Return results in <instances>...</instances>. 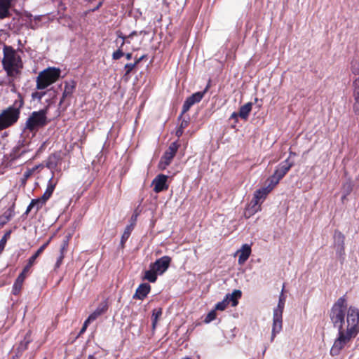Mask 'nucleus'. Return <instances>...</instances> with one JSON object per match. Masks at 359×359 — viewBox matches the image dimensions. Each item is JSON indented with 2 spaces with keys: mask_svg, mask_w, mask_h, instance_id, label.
I'll use <instances>...</instances> for the list:
<instances>
[{
  "mask_svg": "<svg viewBox=\"0 0 359 359\" xmlns=\"http://www.w3.org/2000/svg\"><path fill=\"white\" fill-rule=\"evenodd\" d=\"M11 231H7L0 240V253L4 250L8 239L10 238Z\"/></svg>",
  "mask_w": 359,
  "mask_h": 359,
  "instance_id": "473e14b6",
  "label": "nucleus"
},
{
  "mask_svg": "<svg viewBox=\"0 0 359 359\" xmlns=\"http://www.w3.org/2000/svg\"><path fill=\"white\" fill-rule=\"evenodd\" d=\"M11 0H0V18H4L10 15Z\"/></svg>",
  "mask_w": 359,
  "mask_h": 359,
  "instance_id": "6ab92c4d",
  "label": "nucleus"
},
{
  "mask_svg": "<svg viewBox=\"0 0 359 359\" xmlns=\"http://www.w3.org/2000/svg\"><path fill=\"white\" fill-rule=\"evenodd\" d=\"M118 39L116 40V43L118 46V48L123 49L125 44L126 36L122 34L121 32L117 33Z\"/></svg>",
  "mask_w": 359,
  "mask_h": 359,
  "instance_id": "72a5a7b5",
  "label": "nucleus"
},
{
  "mask_svg": "<svg viewBox=\"0 0 359 359\" xmlns=\"http://www.w3.org/2000/svg\"><path fill=\"white\" fill-rule=\"evenodd\" d=\"M179 145L177 142H172L170 144L168 149L165 151L164 154L161 157L158 167L161 170H165L168 165H169L175 156Z\"/></svg>",
  "mask_w": 359,
  "mask_h": 359,
  "instance_id": "6e6552de",
  "label": "nucleus"
},
{
  "mask_svg": "<svg viewBox=\"0 0 359 359\" xmlns=\"http://www.w3.org/2000/svg\"><path fill=\"white\" fill-rule=\"evenodd\" d=\"M283 285L276 308L273 309V325L271 341H273L276 334H279L283 328V313L285 307L286 297L284 295Z\"/></svg>",
  "mask_w": 359,
  "mask_h": 359,
  "instance_id": "20e7f679",
  "label": "nucleus"
},
{
  "mask_svg": "<svg viewBox=\"0 0 359 359\" xmlns=\"http://www.w3.org/2000/svg\"><path fill=\"white\" fill-rule=\"evenodd\" d=\"M157 275H158V273L149 266V269L144 272V278L151 283H154L157 279Z\"/></svg>",
  "mask_w": 359,
  "mask_h": 359,
  "instance_id": "393cba45",
  "label": "nucleus"
},
{
  "mask_svg": "<svg viewBox=\"0 0 359 359\" xmlns=\"http://www.w3.org/2000/svg\"><path fill=\"white\" fill-rule=\"evenodd\" d=\"M188 123H189L188 121H186V120L182 121L180 127L178 128V129L176 131V135L178 137L182 136V135L183 134V132H184V129L187 127Z\"/></svg>",
  "mask_w": 359,
  "mask_h": 359,
  "instance_id": "f704fd0d",
  "label": "nucleus"
},
{
  "mask_svg": "<svg viewBox=\"0 0 359 359\" xmlns=\"http://www.w3.org/2000/svg\"><path fill=\"white\" fill-rule=\"evenodd\" d=\"M216 318V312L215 311H211L205 317V322L208 323L211 321L214 320Z\"/></svg>",
  "mask_w": 359,
  "mask_h": 359,
  "instance_id": "37998d69",
  "label": "nucleus"
},
{
  "mask_svg": "<svg viewBox=\"0 0 359 359\" xmlns=\"http://www.w3.org/2000/svg\"><path fill=\"white\" fill-rule=\"evenodd\" d=\"M237 253L238 254V264L241 265L243 264L248 260L251 254L250 245L248 244L243 245L241 248L238 250Z\"/></svg>",
  "mask_w": 359,
  "mask_h": 359,
  "instance_id": "4468645a",
  "label": "nucleus"
},
{
  "mask_svg": "<svg viewBox=\"0 0 359 359\" xmlns=\"http://www.w3.org/2000/svg\"><path fill=\"white\" fill-rule=\"evenodd\" d=\"M171 262V258L168 256H163L156 260L155 262L150 264L152 269L158 273L162 275L168 269Z\"/></svg>",
  "mask_w": 359,
  "mask_h": 359,
  "instance_id": "9d476101",
  "label": "nucleus"
},
{
  "mask_svg": "<svg viewBox=\"0 0 359 359\" xmlns=\"http://www.w3.org/2000/svg\"><path fill=\"white\" fill-rule=\"evenodd\" d=\"M60 161V154H52L50 155L46 162V166L50 169L55 168Z\"/></svg>",
  "mask_w": 359,
  "mask_h": 359,
  "instance_id": "5701e85b",
  "label": "nucleus"
},
{
  "mask_svg": "<svg viewBox=\"0 0 359 359\" xmlns=\"http://www.w3.org/2000/svg\"><path fill=\"white\" fill-rule=\"evenodd\" d=\"M144 57H145V55L141 56L140 58L137 59L134 63L136 64V66H137Z\"/></svg>",
  "mask_w": 359,
  "mask_h": 359,
  "instance_id": "8fccbe9b",
  "label": "nucleus"
},
{
  "mask_svg": "<svg viewBox=\"0 0 359 359\" xmlns=\"http://www.w3.org/2000/svg\"><path fill=\"white\" fill-rule=\"evenodd\" d=\"M238 116H239L238 113L233 112V113L231 115V118L237 120V118H238Z\"/></svg>",
  "mask_w": 359,
  "mask_h": 359,
  "instance_id": "3c124183",
  "label": "nucleus"
},
{
  "mask_svg": "<svg viewBox=\"0 0 359 359\" xmlns=\"http://www.w3.org/2000/svg\"><path fill=\"white\" fill-rule=\"evenodd\" d=\"M293 162L290 161V157L278 165L274 171L275 175L278 180H281L292 167Z\"/></svg>",
  "mask_w": 359,
  "mask_h": 359,
  "instance_id": "f8f14e48",
  "label": "nucleus"
},
{
  "mask_svg": "<svg viewBox=\"0 0 359 359\" xmlns=\"http://www.w3.org/2000/svg\"><path fill=\"white\" fill-rule=\"evenodd\" d=\"M252 103L248 102L241 106L238 112L239 117L244 120H247L252 110Z\"/></svg>",
  "mask_w": 359,
  "mask_h": 359,
  "instance_id": "412c9836",
  "label": "nucleus"
},
{
  "mask_svg": "<svg viewBox=\"0 0 359 359\" xmlns=\"http://www.w3.org/2000/svg\"><path fill=\"white\" fill-rule=\"evenodd\" d=\"M66 247H67V243H66V242H65L64 244L62 245V246L61 247V249H60L61 254L55 263V268H58L61 265L62 259L64 258L63 252L65 250Z\"/></svg>",
  "mask_w": 359,
  "mask_h": 359,
  "instance_id": "4c0bfd02",
  "label": "nucleus"
},
{
  "mask_svg": "<svg viewBox=\"0 0 359 359\" xmlns=\"http://www.w3.org/2000/svg\"><path fill=\"white\" fill-rule=\"evenodd\" d=\"M354 86V99L355 102L353 108L355 112L359 113V84H353Z\"/></svg>",
  "mask_w": 359,
  "mask_h": 359,
  "instance_id": "cd10ccee",
  "label": "nucleus"
},
{
  "mask_svg": "<svg viewBox=\"0 0 359 359\" xmlns=\"http://www.w3.org/2000/svg\"><path fill=\"white\" fill-rule=\"evenodd\" d=\"M151 290V286L148 283H142L137 288L133 299H144L149 294Z\"/></svg>",
  "mask_w": 359,
  "mask_h": 359,
  "instance_id": "2eb2a0df",
  "label": "nucleus"
},
{
  "mask_svg": "<svg viewBox=\"0 0 359 359\" xmlns=\"http://www.w3.org/2000/svg\"><path fill=\"white\" fill-rule=\"evenodd\" d=\"M93 322V320H88V318L85 320L83 325V327L80 331V333H83V332H85V330H86L88 324L90 323Z\"/></svg>",
  "mask_w": 359,
  "mask_h": 359,
  "instance_id": "a18cd8bd",
  "label": "nucleus"
},
{
  "mask_svg": "<svg viewBox=\"0 0 359 359\" xmlns=\"http://www.w3.org/2000/svg\"><path fill=\"white\" fill-rule=\"evenodd\" d=\"M136 220H137V215L132 216L130 224H134V226H135V223H136Z\"/></svg>",
  "mask_w": 359,
  "mask_h": 359,
  "instance_id": "603ef678",
  "label": "nucleus"
},
{
  "mask_svg": "<svg viewBox=\"0 0 359 359\" xmlns=\"http://www.w3.org/2000/svg\"><path fill=\"white\" fill-rule=\"evenodd\" d=\"M4 57L2 60L3 68L10 77H16L23 67V63L18 50L12 46L4 45Z\"/></svg>",
  "mask_w": 359,
  "mask_h": 359,
  "instance_id": "f03ea898",
  "label": "nucleus"
},
{
  "mask_svg": "<svg viewBox=\"0 0 359 359\" xmlns=\"http://www.w3.org/2000/svg\"><path fill=\"white\" fill-rule=\"evenodd\" d=\"M88 359H94V358H93V355H89V356H88Z\"/></svg>",
  "mask_w": 359,
  "mask_h": 359,
  "instance_id": "4d7b16f0",
  "label": "nucleus"
},
{
  "mask_svg": "<svg viewBox=\"0 0 359 359\" xmlns=\"http://www.w3.org/2000/svg\"><path fill=\"white\" fill-rule=\"evenodd\" d=\"M46 94V92L45 91H35L32 93V98L34 100H36L40 102Z\"/></svg>",
  "mask_w": 359,
  "mask_h": 359,
  "instance_id": "58836bf2",
  "label": "nucleus"
},
{
  "mask_svg": "<svg viewBox=\"0 0 359 359\" xmlns=\"http://www.w3.org/2000/svg\"><path fill=\"white\" fill-rule=\"evenodd\" d=\"M25 279V275L20 274L13 285V294L17 295L20 293L22 283Z\"/></svg>",
  "mask_w": 359,
  "mask_h": 359,
  "instance_id": "4be33fe9",
  "label": "nucleus"
},
{
  "mask_svg": "<svg viewBox=\"0 0 359 359\" xmlns=\"http://www.w3.org/2000/svg\"><path fill=\"white\" fill-rule=\"evenodd\" d=\"M55 184L53 183V177H51L48 181L46 190L45 191L44 193L50 197L51 195L53 194L54 189H55Z\"/></svg>",
  "mask_w": 359,
  "mask_h": 359,
  "instance_id": "e433bc0d",
  "label": "nucleus"
},
{
  "mask_svg": "<svg viewBox=\"0 0 359 359\" xmlns=\"http://www.w3.org/2000/svg\"><path fill=\"white\" fill-rule=\"evenodd\" d=\"M206 89L203 91L196 92L191 96L188 97L184 102L182 111L179 118H181L182 115L188 111L194 104L199 102L204 97Z\"/></svg>",
  "mask_w": 359,
  "mask_h": 359,
  "instance_id": "1a4fd4ad",
  "label": "nucleus"
},
{
  "mask_svg": "<svg viewBox=\"0 0 359 359\" xmlns=\"http://www.w3.org/2000/svg\"><path fill=\"white\" fill-rule=\"evenodd\" d=\"M351 72L357 77L353 81V84H359V61L355 60L351 62Z\"/></svg>",
  "mask_w": 359,
  "mask_h": 359,
  "instance_id": "bb28decb",
  "label": "nucleus"
},
{
  "mask_svg": "<svg viewBox=\"0 0 359 359\" xmlns=\"http://www.w3.org/2000/svg\"><path fill=\"white\" fill-rule=\"evenodd\" d=\"M271 191L269 189L268 187H262L258 190H257L254 193V197L252 200L249 207L246 210L245 212V215L248 217H250L251 215H254L259 210H260V205L259 203H262L267 196V195L271 192Z\"/></svg>",
  "mask_w": 359,
  "mask_h": 359,
  "instance_id": "0eeeda50",
  "label": "nucleus"
},
{
  "mask_svg": "<svg viewBox=\"0 0 359 359\" xmlns=\"http://www.w3.org/2000/svg\"><path fill=\"white\" fill-rule=\"evenodd\" d=\"M108 309V303L107 300L102 301L97 309L88 316V320H95L100 316L104 313Z\"/></svg>",
  "mask_w": 359,
  "mask_h": 359,
  "instance_id": "f3484780",
  "label": "nucleus"
},
{
  "mask_svg": "<svg viewBox=\"0 0 359 359\" xmlns=\"http://www.w3.org/2000/svg\"><path fill=\"white\" fill-rule=\"evenodd\" d=\"M162 315V309L161 308L154 309L152 312V328L154 330L157 325L158 318Z\"/></svg>",
  "mask_w": 359,
  "mask_h": 359,
  "instance_id": "c85d7f7f",
  "label": "nucleus"
},
{
  "mask_svg": "<svg viewBox=\"0 0 359 359\" xmlns=\"http://www.w3.org/2000/svg\"><path fill=\"white\" fill-rule=\"evenodd\" d=\"M13 104L0 113V131L14 125L18 121L20 109L24 106V99L20 93Z\"/></svg>",
  "mask_w": 359,
  "mask_h": 359,
  "instance_id": "7ed1b4c3",
  "label": "nucleus"
},
{
  "mask_svg": "<svg viewBox=\"0 0 359 359\" xmlns=\"http://www.w3.org/2000/svg\"><path fill=\"white\" fill-rule=\"evenodd\" d=\"M268 185L266 187L269 188V190L272 191L273 188L279 183L280 180H278L275 175H271L268 180Z\"/></svg>",
  "mask_w": 359,
  "mask_h": 359,
  "instance_id": "c756f323",
  "label": "nucleus"
},
{
  "mask_svg": "<svg viewBox=\"0 0 359 359\" xmlns=\"http://www.w3.org/2000/svg\"><path fill=\"white\" fill-rule=\"evenodd\" d=\"M32 170H26L23 174V177H24L25 180L28 179L32 175Z\"/></svg>",
  "mask_w": 359,
  "mask_h": 359,
  "instance_id": "49530a36",
  "label": "nucleus"
},
{
  "mask_svg": "<svg viewBox=\"0 0 359 359\" xmlns=\"http://www.w3.org/2000/svg\"><path fill=\"white\" fill-rule=\"evenodd\" d=\"M101 5V3H99V5L97 6V8H98Z\"/></svg>",
  "mask_w": 359,
  "mask_h": 359,
  "instance_id": "13d9d810",
  "label": "nucleus"
},
{
  "mask_svg": "<svg viewBox=\"0 0 359 359\" xmlns=\"http://www.w3.org/2000/svg\"><path fill=\"white\" fill-rule=\"evenodd\" d=\"M294 155H295V154H294V153H293V152H290V156H294Z\"/></svg>",
  "mask_w": 359,
  "mask_h": 359,
  "instance_id": "6e6d98bb",
  "label": "nucleus"
},
{
  "mask_svg": "<svg viewBox=\"0 0 359 359\" xmlns=\"http://www.w3.org/2000/svg\"><path fill=\"white\" fill-rule=\"evenodd\" d=\"M133 229H134V224H130L129 225L126 226V227L125 228L124 232H123V233L121 236V245L122 248L124 247V244L126 242V241L128 239V238L130 237Z\"/></svg>",
  "mask_w": 359,
  "mask_h": 359,
  "instance_id": "b1692460",
  "label": "nucleus"
},
{
  "mask_svg": "<svg viewBox=\"0 0 359 359\" xmlns=\"http://www.w3.org/2000/svg\"><path fill=\"white\" fill-rule=\"evenodd\" d=\"M241 295L242 292L240 290H235L232 293L226 294L224 298L229 304H231L232 306H236L238 303V299L241 297Z\"/></svg>",
  "mask_w": 359,
  "mask_h": 359,
  "instance_id": "a211bd4d",
  "label": "nucleus"
},
{
  "mask_svg": "<svg viewBox=\"0 0 359 359\" xmlns=\"http://www.w3.org/2000/svg\"><path fill=\"white\" fill-rule=\"evenodd\" d=\"M32 341L31 332L28 331L24 337L23 340L20 341L16 348V356H20L28 347L29 344Z\"/></svg>",
  "mask_w": 359,
  "mask_h": 359,
  "instance_id": "dca6fc26",
  "label": "nucleus"
},
{
  "mask_svg": "<svg viewBox=\"0 0 359 359\" xmlns=\"http://www.w3.org/2000/svg\"><path fill=\"white\" fill-rule=\"evenodd\" d=\"M344 236L340 231H336L334 235V248L338 256L344 255Z\"/></svg>",
  "mask_w": 359,
  "mask_h": 359,
  "instance_id": "ddd939ff",
  "label": "nucleus"
},
{
  "mask_svg": "<svg viewBox=\"0 0 359 359\" xmlns=\"http://www.w3.org/2000/svg\"><path fill=\"white\" fill-rule=\"evenodd\" d=\"M168 176L160 174L157 175L152 181V185H154V191L155 193H159L165 191L168 189V184H167Z\"/></svg>",
  "mask_w": 359,
  "mask_h": 359,
  "instance_id": "9b49d317",
  "label": "nucleus"
},
{
  "mask_svg": "<svg viewBox=\"0 0 359 359\" xmlns=\"http://www.w3.org/2000/svg\"><path fill=\"white\" fill-rule=\"evenodd\" d=\"M228 304L229 303L227 302V300L224 298L222 302H218L215 305V310L224 311Z\"/></svg>",
  "mask_w": 359,
  "mask_h": 359,
  "instance_id": "ea45409f",
  "label": "nucleus"
},
{
  "mask_svg": "<svg viewBox=\"0 0 359 359\" xmlns=\"http://www.w3.org/2000/svg\"><path fill=\"white\" fill-rule=\"evenodd\" d=\"M125 55H126V59L128 60L132 58V53H126Z\"/></svg>",
  "mask_w": 359,
  "mask_h": 359,
  "instance_id": "5fc2aeb1",
  "label": "nucleus"
},
{
  "mask_svg": "<svg viewBox=\"0 0 359 359\" xmlns=\"http://www.w3.org/2000/svg\"><path fill=\"white\" fill-rule=\"evenodd\" d=\"M45 203L41 201L40 198L33 199L28 205L26 213L27 214L34 208H36V211H38Z\"/></svg>",
  "mask_w": 359,
  "mask_h": 359,
  "instance_id": "a878e982",
  "label": "nucleus"
},
{
  "mask_svg": "<svg viewBox=\"0 0 359 359\" xmlns=\"http://www.w3.org/2000/svg\"><path fill=\"white\" fill-rule=\"evenodd\" d=\"M124 53L123 49L118 48L116 51H114L112 54V59L114 60H119L121 57L124 55Z\"/></svg>",
  "mask_w": 359,
  "mask_h": 359,
  "instance_id": "a19ab883",
  "label": "nucleus"
},
{
  "mask_svg": "<svg viewBox=\"0 0 359 359\" xmlns=\"http://www.w3.org/2000/svg\"><path fill=\"white\" fill-rule=\"evenodd\" d=\"M48 107L39 111L31 113L26 121L25 128L30 132H35L48 123Z\"/></svg>",
  "mask_w": 359,
  "mask_h": 359,
  "instance_id": "423d86ee",
  "label": "nucleus"
},
{
  "mask_svg": "<svg viewBox=\"0 0 359 359\" xmlns=\"http://www.w3.org/2000/svg\"><path fill=\"white\" fill-rule=\"evenodd\" d=\"M136 67V64L135 63H128L125 65L124 69L126 70L125 75H128L132 70Z\"/></svg>",
  "mask_w": 359,
  "mask_h": 359,
  "instance_id": "c03bdc74",
  "label": "nucleus"
},
{
  "mask_svg": "<svg viewBox=\"0 0 359 359\" xmlns=\"http://www.w3.org/2000/svg\"><path fill=\"white\" fill-rule=\"evenodd\" d=\"M39 198L41 200L42 202L46 203V202L50 198V196L48 195H47L46 194L43 193L42 196Z\"/></svg>",
  "mask_w": 359,
  "mask_h": 359,
  "instance_id": "de8ad7c7",
  "label": "nucleus"
},
{
  "mask_svg": "<svg viewBox=\"0 0 359 359\" xmlns=\"http://www.w3.org/2000/svg\"><path fill=\"white\" fill-rule=\"evenodd\" d=\"M74 88L75 83L74 81H72L70 82L65 83V89L62 93V97L60 102V104H61L64 102L66 97H70L72 95Z\"/></svg>",
  "mask_w": 359,
  "mask_h": 359,
  "instance_id": "aec40b11",
  "label": "nucleus"
},
{
  "mask_svg": "<svg viewBox=\"0 0 359 359\" xmlns=\"http://www.w3.org/2000/svg\"><path fill=\"white\" fill-rule=\"evenodd\" d=\"M55 184L53 183V177H51L48 181L46 190L45 191L44 193L50 197L51 195L53 194L54 189H55Z\"/></svg>",
  "mask_w": 359,
  "mask_h": 359,
  "instance_id": "c9c22d12",
  "label": "nucleus"
},
{
  "mask_svg": "<svg viewBox=\"0 0 359 359\" xmlns=\"http://www.w3.org/2000/svg\"><path fill=\"white\" fill-rule=\"evenodd\" d=\"M51 238H49V240L45 243L43 245H41L38 250L32 256L31 261H35L36 259L43 252V250L46 248V247L48 245L49 243L50 242Z\"/></svg>",
  "mask_w": 359,
  "mask_h": 359,
  "instance_id": "7c9ffc66",
  "label": "nucleus"
},
{
  "mask_svg": "<svg viewBox=\"0 0 359 359\" xmlns=\"http://www.w3.org/2000/svg\"><path fill=\"white\" fill-rule=\"evenodd\" d=\"M29 269L27 266H25V268L23 269L22 273L20 274H23V275H25L26 273H27L29 271Z\"/></svg>",
  "mask_w": 359,
  "mask_h": 359,
  "instance_id": "864d4df0",
  "label": "nucleus"
},
{
  "mask_svg": "<svg viewBox=\"0 0 359 359\" xmlns=\"http://www.w3.org/2000/svg\"><path fill=\"white\" fill-rule=\"evenodd\" d=\"M353 184L351 182L348 181L345 182L342 186V191L344 193L343 198L346 197L352 191Z\"/></svg>",
  "mask_w": 359,
  "mask_h": 359,
  "instance_id": "2f4dec72",
  "label": "nucleus"
},
{
  "mask_svg": "<svg viewBox=\"0 0 359 359\" xmlns=\"http://www.w3.org/2000/svg\"><path fill=\"white\" fill-rule=\"evenodd\" d=\"M329 316L334 328L337 330L330 354L337 356L351 346L359 334V309L354 306L348 307L347 300L342 296L333 304Z\"/></svg>",
  "mask_w": 359,
  "mask_h": 359,
  "instance_id": "f257e3e1",
  "label": "nucleus"
},
{
  "mask_svg": "<svg viewBox=\"0 0 359 359\" xmlns=\"http://www.w3.org/2000/svg\"><path fill=\"white\" fill-rule=\"evenodd\" d=\"M13 215V210L12 208H8L3 215V217L5 218V221L4 222L9 221Z\"/></svg>",
  "mask_w": 359,
  "mask_h": 359,
  "instance_id": "79ce46f5",
  "label": "nucleus"
},
{
  "mask_svg": "<svg viewBox=\"0 0 359 359\" xmlns=\"http://www.w3.org/2000/svg\"><path fill=\"white\" fill-rule=\"evenodd\" d=\"M35 261H31V257H29V260H28V263L25 266L27 267H28L29 269H30L32 267V266L34 264Z\"/></svg>",
  "mask_w": 359,
  "mask_h": 359,
  "instance_id": "09e8293b",
  "label": "nucleus"
},
{
  "mask_svg": "<svg viewBox=\"0 0 359 359\" xmlns=\"http://www.w3.org/2000/svg\"><path fill=\"white\" fill-rule=\"evenodd\" d=\"M60 76V70L55 67H48L41 72L36 79V88L43 90L55 83Z\"/></svg>",
  "mask_w": 359,
  "mask_h": 359,
  "instance_id": "39448f33",
  "label": "nucleus"
}]
</instances>
